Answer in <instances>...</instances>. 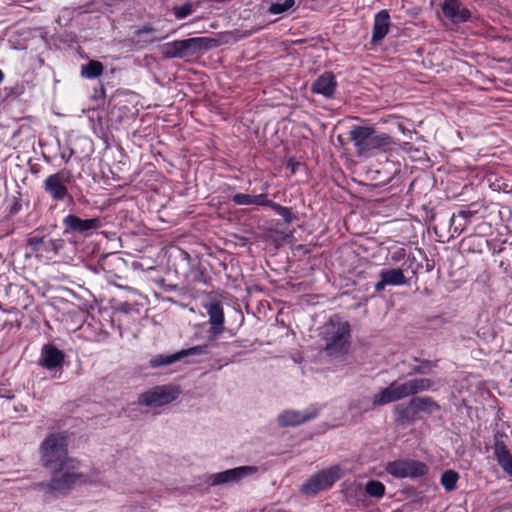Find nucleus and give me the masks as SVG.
I'll return each instance as SVG.
<instances>
[{
	"label": "nucleus",
	"instance_id": "nucleus-33",
	"mask_svg": "<svg viewBox=\"0 0 512 512\" xmlns=\"http://www.w3.org/2000/svg\"><path fill=\"white\" fill-rule=\"evenodd\" d=\"M279 216H281L286 224L292 223L294 216L290 208L274 203L272 208Z\"/></svg>",
	"mask_w": 512,
	"mask_h": 512
},
{
	"label": "nucleus",
	"instance_id": "nucleus-9",
	"mask_svg": "<svg viewBox=\"0 0 512 512\" xmlns=\"http://www.w3.org/2000/svg\"><path fill=\"white\" fill-rule=\"evenodd\" d=\"M71 181V171L63 169L49 175L43 182V188L54 201H64L67 198L72 199L68 190Z\"/></svg>",
	"mask_w": 512,
	"mask_h": 512
},
{
	"label": "nucleus",
	"instance_id": "nucleus-19",
	"mask_svg": "<svg viewBox=\"0 0 512 512\" xmlns=\"http://www.w3.org/2000/svg\"><path fill=\"white\" fill-rule=\"evenodd\" d=\"M394 421L401 426H409L419 419L415 404L412 398L408 402L397 404L393 408Z\"/></svg>",
	"mask_w": 512,
	"mask_h": 512
},
{
	"label": "nucleus",
	"instance_id": "nucleus-27",
	"mask_svg": "<svg viewBox=\"0 0 512 512\" xmlns=\"http://www.w3.org/2000/svg\"><path fill=\"white\" fill-rule=\"evenodd\" d=\"M295 0H278L269 5L267 12L271 15L284 14L290 10H295Z\"/></svg>",
	"mask_w": 512,
	"mask_h": 512
},
{
	"label": "nucleus",
	"instance_id": "nucleus-30",
	"mask_svg": "<svg viewBox=\"0 0 512 512\" xmlns=\"http://www.w3.org/2000/svg\"><path fill=\"white\" fill-rule=\"evenodd\" d=\"M191 43L194 54L199 50L210 49L219 45V41L217 39L209 37H194L191 38Z\"/></svg>",
	"mask_w": 512,
	"mask_h": 512
},
{
	"label": "nucleus",
	"instance_id": "nucleus-22",
	"mask_svg": "<svg viewBox=\"0 0 512 512\" xmlns=\"http://www.w3.org/2000/svg\"><path fill=\"white\" fill-rule=\"evenodd\" d=\"M155 32L156 29L148 24L137 28L134 31V36L137 38V43L140 44L141 47H144L154 42L161 41L164 38L155 36Z\"/></svg>",
	"mask_w": 512,
	"mask_h": 512
},
{
	"label": "nucleus",
	"instance_id": "nucleus-40",
	"mask_svg": "<svg viewBox=\"0 0 512 512\" xmlns=\"http://www.w3.org/2000/svg\"><path fill=\"white\" fill-rule=\"evenodd\" d=\"M392 512H403V511H402V509L398 508V509L393 510Z\"/></svg>",
	"mask_w": 512,
	"mask_h": 512
},
{
	"label": "nucleus",
	"instance_id": "nucleus-14",
	"mask_svg": "<svg viewBox=\"0 0 512 512\" xmlns=\"http://www.w3.org/2000/svg\"><path fill=\"white\" fill-rule=\"evenodd\" d=\"M506 437L507 436L504 433H495L493 451L502 470L509 476H512V454L506 446L504 440Z\"/></svg>",
	"mask_w": 512,
	"mask_h": 512
},
{
	"label": "nucleus",
	"instance_id": "nucleus-11",
	"mask_svg": "<svg viewBox=\"0 0 512 512\" xmlns=\"http://www.w3.org/2000/svg\"><path fill=\"white\" fill-rule=\"evenodd\" d=\"M208 353H209L208 345H206V344L198 345V346L190 347L188 349H182L173 354L155 355L149 360L148 365L151 368H159L162 366L171 365V364H173L177 361H180L188 356L202 355V354H208Z\"/></svg>",
	"mask_w": 512,
	"mask_h": 512
},
{
	"label": "nucleus",
	"instance_id": "nucleus-4",
	"mask_svg": "<svg viewBox=\"0 0 512 512\" xmlns=\"http://www.w3.org/2000/svg\"><path fill=\"white\" fill-rule=\"evenodd\" d=\"M349 138L354 143L358 155L371 157L377 152L385 151L394 144L387 133H379L372 126H355L349 132Z\"/></svg>",
	"mask_w": 512,
	"mask_h": 512
},
{
	"label": "nucleus",
	"instance_id": "nucleus-21",
	"mask_svg": "<svg viewBox=\"0 0 512 512\" xmlns=\"http://www.w3.org/2000/svg\"><path fill=\"white\" fill-rule=\"evenodd\" d=\"M390 15L387 10H381L374 16L372 44L382 41L389 32Z\"/></svg>",
	"mask_w": 512,
	"mask_h": 512
},
{
	"label": "nucleus",
	"instance_id": "nucleus-35",
	"mask_svg": "<svg viewBox=\"0 0 512 512\" xmlns=\"http://www.w3.org/2000/svg\"><path fill=\"white\" fill-rule=\"evenodd\" d=\"M274 203V201L268 199V195L266 193L253 195V205L272 208Z\"/></svg>",
	"mask_w": 512,
	"mask_h": 512
},
{
	"label": "nucleus",
	"instance_id": "nucleus-2",
	"mask_svg": "<svg viewBox=\"0 0 512 512\" xmlns=\"http://www.w3.org/2000/svg\"><path fill=\"white\" fill-rule=\"evenodd\" d=\"M350 324L338 316H332L320 329L324 341L323 350L330 357L338 358L345 354L350 346Z\"/></svg>",
	"mask_w": 512,
	"mask_h": 512
},
{
	"label": "nucleus",
	"instance_id": "nucleus-25",
	"mask_svg": "<svg viewBox=\"0 0 512 512\" xmlns=\"http://www.w3.org/2000/svg\"><path fill=\"white\" fill-rule=\"evenodd\" d=\"M413 361L419 362L420 364L411 367L410 371L407 373V376L425 375L428 374L431 369L436 368L438 366V360L432 361L428 359H419L417 357H414Z\"/></svg>",
	"mask_w": 512,
	"mask_h": 512
},
{
	"label": "nucleus",
	"instance_id": "nucleus-34",
	"mask_svg": "<svg viewBox=\"0 0 512 512\" xmlns=\"http://www.w3.org/2000/svg\"><path fill=\"white\" fill-rule=\"evenodd\" d=\"M234 204L236 205H253V195L245 193H237L232 196Z\"/></svg>",
	"mask_w": 512,
	"mask_h": 512
},
{
	"label": "nucleus",
	"instance_id": "nucleus-36",
	"mask_svg": "<svg viewBox=\"0 0 512 512\" xmlns=\"http://www.w3.org/2000/svg\"><path fill=\"white\" fill-rule=\"evenodd\" d=\"M94 5H95V2L94 1H90V2H87L84 5L78 6L75 10L78 11V13H80V14L92 13V12L96 11V9H94Z\"/></svg>",
	"mask_w": 512,
	"mask_h": 512
},
{
	"label": "nucleus",
	"instance_id": "nucleus-5",
	"mask_svg": "<svg viewBox=\"0 0 512 512\" xmlns=\"http://www.w3.org/2000/svg\"><path fill=\"white\" fill-rule=\"evenodd\" d=\"M26 242L35 258L43 262L54 260L66 245L63 238H53L46 228L35 229L28 235Z\"/></svg>",
	"mask_w": 512,
	"mask_h": 512
},
{
	"label": "nucleus",
	"instance_id": "nucleus-24",
	"mask_svg": "<svg viewBox=\"0 0 512 512\" xmlns=\"http://www.w3.org/2000/svg\"><path fill=\"white\" fill-rule=\"evenodd\" d=\"M379 276L384 278L386 283L391 286H401L407 283L404 272L400 268L381 270Z\"/></svg>",
	"mask_w": 512,
	"mask_h": 512
},
{
	"label": "nucleus",
	"instance_id": "nucleus-15",
	"mask_svg": "<svg viewBox=\"0 0 512 512\" xmlns=\"http://www.w3.org/2000/svg\"><path fill=\"white\" fill-rule=\"evenodd\" d=\"M65 360V354L53 344H45L41 349L39 364L49 370L61 369Z\"/></svg>",
	"mask_w": 512,
	"mask_h": 512
},
{
	"label": "nucleus",
	"instance_id": "nucleus-3",
	"mask_svg": "<svg viewBox=\"0 0 512 512\" xmlns=\"http://www.w3.org/2000/svg\"><path fill=\"white\" fill-rule=\"evenodd\" d=\"M435 382L430 378H412L404 383L394 381L373 396L374 406H383L418 393L433 390Z\"/></svg>",
	"mask_w": 512,
	"mask_h": 512
},
{
	"label": "nucleus",
	"instance_id": "nucleus-18",
	"mask_svg": "<svg viewBox=\"0 0 512 512\" xmlns=\"http://www.w3.org/2000/svg\"><path fill=\"white\" fill-rule=\"evenodd\" d=\"M204 308L209 316V323L211 325L210 333L213 337H217L224 329L225 318L223 306L219 301H211L205 304Z\"/></svg>",
	"mask_w": 512,
	"mask_h": 512
},
{
	"label": "nucleus",
	"instance_id": "nucleus-31",
	"mask_svg": "<svg viewBox=\"0 0 512 512\" xmlns=\"http://www.w3.org/2000/svg\"><path fill=\"white\" fill-rule=\"evenodd\" d=\"M365 491L368 495L380 498L385 494V486L377 480H370L365 485Z\"/></svg>",
	"mask_w": 512,
	"mask_h": 512
},
{
	"label": "nucleus",
	"instance_id": "nucleus-20",
	"mask_svg": "<svg viewBox=\"0 0 512 512\" xmlns=\"http://www.w3.org/2000/svg\"><path fill=\"white\" fill-rule=\"evenodd\" d=\"M337 87L335 76L332 72H324L312 84L311 90L315 94L330 98L334 95Z\"/></svg>",
	"mask_w": 512,
	"mask_h": 512
},
{
	"label": "nucleus",
	"instance_id": "nucleus-38",
	"mask_svg": "<svg viewBox=\"0 0 512 512\" xmlns=\"http://www.w3.org/2000/svg\"><path fill=\"white\" fill-rule=\"evenodd\" d=\"M388 284L386 283V281L384 280V278H380V281H378L376 284H375V291L376 292H381L385 289V287L387 286Z\"/></svg>",
	"mask_w": 512,
	"mask_h": 512
},
{
	"label": "nucleus",
	"instance_id": "nucleus-10",
	"mask_svg": "<svg viewBox=\"0 0 512 512\" xmlns=\"http://www.w3.org/2000/svg\"><path fill=\"white\" fill-rule=\"evenodd\" d=\"M62 224L64 234H78L83 237L90 236L93 230H97L103 225L100 218L82 219L75 214L65 216L62 220Z\"/></svg>",
	"mask_w": 512,
	"mask_h": 512
},
{
	"label": "nucleus",
	"instance_id": "nucleus-1",
	"mask_svg": "<svg viewBox=\"0 0 512 512\" xmlns=\"http://www.w3.org/2000/svg\"><path fill=\"white\" fill-rule=\"evenodd\" d=\"M67 437L62 433L49 434L40 445V461L52 473L49 483L37 486L53 495L66 494L82 477L79 462L68 456Z\"/></svg>",
	"mask_w": 512,
	"mask_h": 512
},
{
	"label": "nucleus",
	"instance_id": "nucleus-17",
	"mask_svg": "<svg viewBox=\"0 0 512 512\" xmlns=\"http://www.w3.org/2000/svg\"><path fill=\"white\" fill-rule=\"evenodd\" d=\"M160 50L163 58L166 59L184 58L194 54L191 38L165 43Z\"/></svg>",
	"mask_w": 512,
	"mask_h": 512
},
{
	"label": "nucleus",
	"instance_id": "nucleus-29",
	"mask_svg": "<svg viewBox=\"0 0 512 512\" xmlns=\"http://www.w3.org/2000/svg\"><path fill=\"white\" fill-rule=\"evenodd\" d=\"M458 479L459 474L449 469L441 474L440 483L446 491L450 492L456 489Z\"/></svg>",
	"mask_w": 512,
	"mask_h": 512
},
{
	"label": "nucleus",
	"instance_id": "nucleus-32",
	"mask_svg": "<svg viewBox=\"0 0 512 512\" xmlns=\"http://www.w3.org/2000/svg\"><path fill=\"white\" fill-rule=\"evenodd\" d=\"M194 11L193 4L190 2H186L180 6H174L172 8V12L176 19H184L189 16Z\"/></svg>",
	"mask_w": 512,
	"mask_h": 512
},
{
	"label": "nucleus",
	"instance_id": "nucleus-12",
	"mask_svg": "<svg viewBox=\"0 0 512 512\" xmlns=\"http://www.w3.org/2000/svg\"><path fill=\"white\" fill-rule=\"evenodd\" d=\"M258 471L257 466H239L210 475L209 482L213 486L238 483L243 478L257 474Z\"/></svg>",
	"mask_w": 512,
	"mask_h": 512
},
{
	"label": "nucleus",
	"instance_id": "nucleus-23",
	"mask_svg": "<svg viewBox=\"0 0 512 512\" xmlns=\"http://www.w3.org/2000/svg\"><path fill=\"white\" fill-rule=\"evenodd\" d=\"M412 403L415 404L418 414L424 412L430 415L441 409V406L429 396L412 397Z\"/></svg>",
	"mask_w": 512,
	"mask_h": 512
},
{
	"label": "nucleus",
	"instance_id": "nucleus-26",
	"mask_svg": "<svg viewBox=\"0 0 512 512\" xmlns=\"http://www.w3.org/2000/svg\"><path fill=\"white\" fill-rule=\"evenodd\" d=\"M104 66L100 61L90 60L81 66V75L88 79H94L102 75Z\"/></svg>",
	"mask_w": 512,
	"mask_h": 512
},
{
	"label": "nucleus",
	"instance_id": "nucleus-39",
	"mask_svg": "<svg viewBox=\"0 0 512 512\" xmlns=\"http://www.w3.org/2000/svg\"><path fill=\"white\" fill-rule=\"evenodd\" d=\"M3 79H4V73L0 69V83L3 81Z\"/></svg>",
	"mask_w": 512,
	"mask_h": 512
},
{
	"label": "nucleus",
	"instance_id": "nucleus-7",
	"mask_svg": "<svg viewBox=\"0 0 512 512\" xmlns=\"http://www.w3.org/2000/svg\"><path fill=\"white\" fill-rule=\"evenodd\" d=\"M342 476V469L339 465L330 466L312 475L304 484L300 491L308 496H315L322 490L329 489Z\"/></svg>",
	"mask_w": 512,
	"mask_h": 512
},
{
	"label": "nucleus",
	"instance_id": "nucleus-8",
	"mask_svg": "<svg viewBox=\"0 0 512 512\" xmlns=\"http://www.w3.org/2000/svg\"><path fill=\"white\" fill-rule=\"evenodd\" d=\"M180 393L178 386L159 385L141 393L138 402L146 407H160L176 400Z\"/></svg>",
	"mask_w": 512,
	"mask_h": 512
},
{
	"label": "nucleus",
	"instance_id": "nucleus-6",
	"mask_svg": "<svg viewBox=\"0 0 512 512\" xmlns=\"http://www.w3.org/2000/svg\"><path fill=\"white\" fill-rule=\"evenodd\" d=\"M385 471L398 479L409 478L416 480L428 474L429 466L419 460L402 458L387 462Z\"/></svg>",
	"mask_w": 512,
	"mask_h": 512
},
{
	"label": "nucleus",
	"instance_id": "nucleus-16",
	"mask_svg": "<svg viewBox=\"0 0 512 512\" xmlns=\"http://www.w3.org/2000/svg\"><path fill=\"white\" fill-rule=\"evenodd\" d=\"M442 12L454 24L467 22L471 18L470 10L460 0H445Z\"/></svg>",
	"mask_w": 512,
	"mask_h": 512
},
{
	"label": "nucleus",
	"instance_id": "nucleus-37",
	"mask_svg": "<svg viewBox=\"0 0 512 512\" xmlns=\"http://www.w3.org/2000/svg\"><path fill=\"white\" fill-rule=\"evenodd\" d=\"M405 257H406V250H405L404 248H399V249H397L396 251H394V252L391 254V260H392L394 263L400 262V261H401V260H403Z\"/></svg>",
	"mask_w": 512,
	"mask_h": 512
},
{
	"label": "nucleus",
	"instance_id": "nucleus-28",
	"mask_svg": "<svg viewBox=\"0 0 512 512\" xmlns=\"http://www.w3.org/2000/svg\"><path fill=\"white\" fill-rule=\"evenodd\" d=\"M477 213L476 210H470V209H461L458 211L457 214H453L451 217V223L454 224L456 221V217L462 218L464 220L463 224H459L458 226H455L454 232H458L459 234L462 233L466 226L471 222V219L473 216Z\"/></svg>",
	"mask_w": 512,
	"mask_h": 512
},
{
	"label": "nucleus",
	"instance_id": "nucleus-13",
	"mask_svg": "<svg viewBox=\"0 0 512 512\" xmlns=\"http://www.w3.org/2000/svg\"><path fill=\"white\" fill-rule=\"evenodd\" d=\"M318 415V410L310 407L307 411L285 410L278 415L277 421L281 427H292L306 423Z\"/></svg>",
	"mask_w": 512,
	"mask_h": 512
}]
</instances>
